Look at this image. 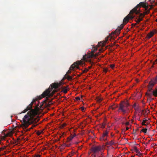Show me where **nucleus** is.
Instances as JSON below:
<instances>
[{"label": "nucleus", "mask_w": 157, "mask_h": 157, "mask_svg": "<svg viewBox=\"0 0 157 157\" xmlns=\"http://www.w3.org/2000/svg\"><path fill=\"white\" fill-rule=\"evenodd\" d=\"M129 128L128 127H127L126 128V130H128V129H129Z\"/></svg>", "instance_id": "79ce46f5"}, {"label": "nucleus", "mask_w": 157, "mask_h": 157, "mask_svg": "<svg viewBox=\"0 0 157 157\" xmlns=\"http://www.w3.org/2000/svg\"><path fill=\"white\" fill-rule=\"evenodd\" d=\"M154 34V33L153 32H151L147 34V38L149 39L153 36Z\"/></svg>", "instance_id": "2eb2a0df"}, {"label": "nucleus", "mask_w": 157, "mask_h": 157, "mask_svg": "<svg viewBox=\"0 0 157 157\" xmlns=\"http://www.w3.org/2000/svg\"><path fill=\"white\" fill-rule=\"evenodd\" d=\"M129 124V122H126L125 123V125H128Z\"/></svg>", "instance_id": "7c9ffc66"}, {"label": "nucleus", "mask_w": 157, "mask_h": 157, "mask_svg": "<svg viewBox=\"0 0 157 157\" xmlns=\"http://www.w3.org/2000/svg\"><path fill=\"white\" fill-rule=\"evenodd\" d=\"M134 150L137 153L136 155L139 156H140L142 155V153L140 152V151L136 147H134Z\"/></svg>", "instance_id": "ddd939ff"}, {"label": "nucleus", "mask_w": 157, "mask_h": 157, "mask_svg": "<svg viewBox=\"0 0 157 157\" xmlns=\"http://www.w3.org/2000/svg\"><path fill=\"white\" fill-rule=\"evenodd\" d=\"M75 99L77 101L79 100H80V98L79 97H76L75 98Z\"/></svg>", "instance_id": "393cba45"}, {"label": "nucleus", "mask_w": 157, "mask_h": 157, "mask_svg": "<svg viewBox=\"0 0 157 157\" xmlns=\"http://www.w3.org/2000/svg\"><path fill=\"white\" fill-rule=\"evenodd\" d=\"M93 155V156L94 157H97L96 155Z\"/></svg>", "instance_id": "37998d69"}, {"label": "nucleus", "mask_w": 157, "mask_h": 157, "mask_svg": "<svg viewBox=\"0 0 157 157\" xmlns=\"http://www.w3.org/2000/svg\"><path fill=\"white\" fill-rule=\"evenodd\" d=\"M136 107V104H134L133 105V107L134 108Z\"/></svg>", "instance_id": "c9c22d12"}, {"label": "nucleus", "mask_w": 157, "mask_h": 157, "mask_svg": "<svg viewBox=\"0 0 157 157\" xmlns=\"http://www.w3.org/2000/svg\"><path fill=\"white\" fill-rule=\"evenodd\" d=\"M141 7L145 8L146 9L147 8L146 3L140 2L135 7L132 9L130 11L129 14L124 18L123 21V23L122 24H124V26L128 22L129 19H133L135 17V16L133 15V13H134L136 14H139L140 11V8Z\"/></svg>", "instance_id": "7ed1b4c3"}, {"label": "nucleus", "mask_w": 157, "mask_h": 157, "mask_svg": "<svg viewBox=\"0 0 157 157\" xmlns=\"http://www.w3.org/2000/svg\"><path fill=\"white\" fill-rule=\"evenodd\" d=\"M129 104L127 101H122L119 104L118 111L121 112L123 114L127 113L129 110Z\"/></svg>", "instance_id": "20e7f679"}, {"label": "nucleus", "mask_w": 157, "mask_h": 157, "mask_svg": "<svg viewBox=\"0 0 157 157\" xmlns=\"http://www.w3.org/2000/svg\"><path fill=\"white\" fill-rule=\"evenodd\" d=\"M42 133H43L42 131H38L36 133L38 136H39Z\"/></svg>", "instance_id": "b1692460"}, {"label": "nucleus", "mask_w": 157, "mask_h": 157, "mask_svg": "<svg viewBox=\"0 0 157 157\" xmlns=\"http://www.w3.org/2000/svg\"><path fill=\"white\" fill-rule=\"evenodd\" d=\"M61 85V83H54L51 84L50 85L48 89L44 91L40 96H39L37 98L33 99L32 101L30 104L28 106H27L26 108L21 113H19V114H21L22 113H25L29 110H30V111H31L32 110H36H36L32 109V107L33 103L36 102L38 99L40 100L41 99L47 96L45 98L46 100L44 101V102L46 103L47 101L48 100V98L52 96V94L51 93H54L53 92V91L51 92L52 90L53 89L54 90H56L59 88V87H60Z\"/></svg>", "instance_id": "f257e3e1"}, {"label": "nucleus", "mask_w": 157, "mask_h": 157, "mask_svg": "<svg viewBox=\"0 0 157 157\" xmlns=\"http://www.w3.org/2000/svg\"><path fill=\"white\" fill-rule=\"evenodd\" d=\"M105 124H102L101 125V127L102 128H105Z\"/></svg>", "instance_id": "2f4dec72"}, {"label": "nucleus", "mask_w": 157, "mask_h": 157, "mask_svg": "<svg viewBox=\"0 0 157 157\" xmlns=\"http://www.w3.org/2000/svg\"><path fill=\"white\" fill-rule=\"evenodd\" d=\"M65 79H66V78H65V76H64V78H63V80H64Z\"/></svg>", "instance_id": "a18cd8bd"}, {"label": "nucleus", "mask_w": 157, "mask_h": 157, "mask_svg": "<svg viewBox=\"0 0 157 157\" xmlns=\"http://www.w3.org/2000/svg\"><path fill=\"white\" fill-rule=\"evenodd\" d=\"M140 13L137 14V15L139 14L140 15L139 17H140L141 18H143V17H144V14L143 13H140V12H141V10H140Z\"/></svg>", "instance_id": "6ab92c4d"}, {"label": "nucleus", "mask_w": 157, "mask_h": 157, "mask_svg": "<svg viewBox=\"0 0 157 157\" xmlns=\"http://www.w3.org/2000/svg\"><path fill=\"white\" fill-rule=\"evenodd\" d=\"M135 109L136 111H138V108L137 107H136V108H134Z\"/></svg>", "instance_id": "72a5a7b5"}, {"label": "nucleus", "mask_w": 157, "mask_h": 157, "mask_svg": "<svg viewBox=\"0 0 157 157\" xmlns=\"http://www.w3.org/2000/svg\"><path fill=\"white\" fill-rule=\"evenodd\" d=\"M150 12V11L149 10H148L144 12L143 13L144 14V16L148 14Z\"/></svg>", "instance_id": "412c9836"}, {"label": "nucleus", "mask_w": 157, "mask_h": 157, "mask_svg": "<svg viewBox=\"0 0 157 157\" xmlns=\"http://www.w3.org/2000/svg\"><path fill=\"white\" fill-rule=\"evenodd\" d=\"M81 110L82 111H83L84 109V108L83 107H82L81 108Z\"/></svg>", "instance_id": "473e14b6"}, {"label": "nucleus", "mask_w": 157, "mask_h": 157, "mask_svg": "<svg viewBox=\"0 0 157 157\" xmlns=\"http://www.w3.org/2000/svg\"><path fill=\"white\" fill-rule=\"evenodd\" d=\"M91 68V66L90 67V68Z\"/></svg>", "instance_id": "09e8293b"}, {"label": "nucleus", "mask_w": 157, "mask_h": 157, "mask_svg": "<svg viewBox=\"0 0 157 157\" xmlns=\"http://www.w3.org/2000/svg\"><path fill=\"white\" fill-rule=\"evenodd\" d=\"M154 65H153H153H152V67H153Z\"/></svg>", "instance_id": "49530a36"}, {"label": "nucleus", "mask_w": 157, "mask_h": 157, "mask_svg": "<svg viewBox=\"0 0 157 157\" xmlns=\"http://www.w3.org/2000/svg\"><path fill=\"white\" fill-rule=\"evenodd\" d=\"M147 129L143 128L141 130V132H142L144 133H146L147 132Z\"/></svg>", "instance_id": "aec40b11"}, {"label": "nucleus", "mask_w": 157, "mask_h": 157, "mask_svg": "<svg viewBox=\"0 0 157 157\" xmlns=\"http://www.w3.org/2000/svg\"><path fill=\"white\" fill-rule=\"evenodd\" d=\"M114 144V142L113 140H111L109 142H107L106 143V144L108 145H109L110 146H112Z\"/></svg>", "instance_id": "a211bd4d"}, {"label": "nucleus", "mask_w": 157, "mask_h": 157, "mask_svg": "<svg viewBox=\"0 0 157 157\" xmlns=\"http://www.w3.org/2000/svg\"><path fill=\"white\" fill-rule=\"evenodd\" d=\"M71 70H68L67 72V73L66 74H67V75L68 74H70L71 73V71H70Z\"/></svg>", "instance_id": "bb28decb"}, {"label": "nucleus", "mask_w": 157, "mask_h": 157, "mask_svg": "<svg viewBox=\"0 0 157 157\" xmlns=\"http://www.w3.org/2000/svg\"><path fill=\"white\" fill-rule=\"evenodd\" d=\"M157 83V76L151 80L149 82L148 87L149 88V91H150L152 90V88L155 84Z\"/></svg>", "instance_id": "423d86ee"}, {"label": "nucleus", "mask_w": 157, "mask_h": 157, "mask_svg": "<svg viewBox=\"0 0 157 157\" xmlns=\"http://www.w3.org/2000/svg\"><path fill=\"white\" fill-rule=\"evenodd\" d=\"M156 21H157V18L156 19Z\"/></svg>", "instance_id": "de8ad7c7"}, {"label": "nucleus", "mask_w": 157, "mask_h": 157, "mask_svg": "<svg viewBox=\"0 0 157 157\" xmlns=\"http://www.w3.org/2000/svg\"><path fill=\"white\" fill-rule=\"evenodd\" d=\"M40 155L36 154L35 155V157H40Z\"/></svg>", "instance_id": "c85d7f7f"}, {"label": "nucleus", "mask_w": 157, "mask_h": 157, "mask_svg": "<svg viewBox=\"0 0 157 157\" xmlns=\"http://www.w3.org/2000/svg\"><path fill=\"white\" fill-rule=\"evenodd\" d=\"M99 51L100 52H101L102 51V50H101V49H99Z\"/></svg>", "instance_id": "c03bdc74"}, {"label": "nucleus", "mask_w": 157, "mask_h": 157, "mask_svg": "<svg viewBox=\"0 0 157 157\" xmlns=\"http://www.w3.org/2000/svg\"><path fill=\"white\" fill-rule=\"evenodd\" d=\"M66 125V123H63L60 126L61 128H63Z\"/></svg>", "instance_id": "4be33fe9"}, {"label": "nucleus", "mask_w": 157, "mask_h": 157, "mask_svg": "<svg viewBox=\"0 0 157 157\" xmlns=\"http://www.w3.org/2000/svg\"><path fill=\"white\" fill-rule=\"evenodd\" d=\"M153 33H157V30H154V32Z\"/></svg>", "instance_id": "a19ab883"}, {"label": "nucleus", "mask_w": 157, "mask_h": 157, "mask_svg": "<svg viewBox=\"0 0 157 157\" xmlns=\"http://www.w3.org/2000/svg\"><path fill=\"white\" fill-rule=\"evenodd\" d=\"M74 136H73L71 137H70V140H71L73 139V138L74 137Z\"/></svg>", "instance_id": "ea45409f"}, {"label": "nucleus", "mask_w": 157, "mask_h": 157, "mask_svg": "<svg viewBox=\"0 0 157 157\" xmlns=\"http://www.w3.org/2000/svg\"><path fill=\"white\" fill-rule=\"evenodd\" d=\"M101 100H102V99L101 98H99L98 99V101L99 102H100V101H101Z\"/></svg>", "instance_id": "f704fd0d"}, {"label": "nucleus", "mask_w": 157, "mask_h": 157, "mask_svg": "<svg viewBox=\"0 0 157 157\" xmlns=\"http://www.w3.org/2000/svg\"><path fill=\"white\" fill-rule=\"evenodd\" d=\"M62 89V91L64 93L66 94L67 93V87H63Z\"/></svg>", "instance_id": "f3484780"}, {"label": "nucleus", "mask_w": 157, "mask_h": 157, "mask_svg": "<svg viewBox=\"0 0 157 157\" xmlns=\"http://www.w3.org/2000/svg\"><path fill=\"white\" fill-rule=\"evenodd\" d=\"M101 149V147L100 146H96L92 147L91 148L92 151L94 153L100 151Z\"/></svg>", "instance_id": "9b49d317"}, {"label": "nucleus", "mask_w": 157, "mask_h": 157, "mask_svg": "<svg viewBox=\"0 0 157 157\" xmlns=\"http://www.w3.org/2000/svg\"><path fill=\"white\" fill-rule=\"evenodd\" d=\"M136 23H135L134 24V25H136L137 24L139 23L141 21H142L143 20V18H141L140 17H139L138 18L136 17Z\"/></svg>", "instance_id": "f8f14e48"}, {"label": "nucleus", "mask_w": 157, "mask_h": 157, "mask_svg": "<svg viewBox=\"0 0 157 157\" xmlns=\"http://www.w3.org/2000/svg\"><path fill=\"white\" fill-rule=\"evenodd\" d=\"M97 50V48L94 47L92 51L90 53H88L87 54H85V56H83V59L84 60L86 61L87 59H90L92 58H96L98 55V53L94 54V53Z\"/></svg>", "instance_id": "39448f33"}, {"label": "nucleus", "mask_w": 157, "mask_h": 157, "mask_svg": "<svg viewBox=\"0 0 157 157\" xmlns=\"http://www.w3.org/2000/svg\"><path fill=\"white\" fill-rule=\"evenodd\" d=\"M11 133L10 132H7L6 133L4 134V136L6 137L8 136H10L12 135Z\"/></svg>", "instance_id": "dca6fc26"}, {"label": "nucleus", "mask_w": 157, "mask_h": 157, "mask_svg": "<svg viewBox=\"0 0 157 157\" xmlns=\"http://www.w3.org/2000/svg\"><path fill=\"white\" fill-rule=\"evenodd\" d=\"M89 62L91 64H92V63H93L90 60L89 61Z\"/></svg>", "instance_id": "e433bc0d"}, {"label": "nucleus", "mask_w": 157, "mask_h": 157, "mask_svg": "<svg viewBox=\"0 0 157 157\" xmlns=\"http://www.w3.org/2000/svg\"><path fill=\"white\" fill-rule=\"evenodd\" d=\"M108 132L109 131L107 130L104 131L102 135L100 137V140H107Z\"/></svg>", "instance_id": "6e6552de"}, {"label": "nucleus", "mask_w": 157, "mask_h": 157, "mask_svg": "<svg viewBox=\"0 0 157 157\" xmlns=\"http://www.w3.org/2000/svg\"><path fill=\"white\" fill-rule=\"evenodd\" d=\"M37 112L33 110L28 112L22 118L21 127L26 128L31 124L34 122L35 123L30 128V129H33L37 125L36 123L40 120L39 117L37 116Z\"/></svg>", "instance_id": "f03ea898"}, {"label": "nucleus", "mask_w": 157, "mask_h": 157, "mask_svg": "<svg viewBox=\"0 0 157 157\" xmlns=\"http://www.w3.org/2000/svg\"><path fill=\"white\" fill-rule=\"evenodd\" d=\"M157 59H156V60L155 61V62H154L153 63V65L155 64L156 63V62H157Z\"/></svg>", "instance_id": "4c0bfd02"}, {"label": "nucleus", "mask_w": 157, "mask_h": 157, "mask_svg": "<svg viewBox=\"0 0 157 157\" xmlns=\"http://www.w3.org/2000/svg\"><path fill=\"white\" fill-rule=\"evenodd\" d=\"M124 118V117H120L119 118V120L121 121L122 119H123Z\"/></svg>", "instance_id": "c756f323"}, {"label": "nucleus", "mask_w": 157, "mask_h": 157, "mask_svg": "<svg viewBox=\"0 0 157 157\" xmlns=\"http://www.w3.org/2000/svg\"><path fill=\"white\" fill-rule=\"evenodd\" d=\"M148 120L147 119H144V120H143V122H144V123H146L147 124H148V123L147 122V121Z\"/></svg>", "instance_id": "5701e85b"}, {"label": "nucleus", "mask_w": 157, "mask_h": 157, "mask_svg": "<svg viewBox=\"0 0 157 157\" xmlns=\"http://www.w3.org/2000/svg\"><path fill=\"white\" fill-rule=\"evenodd\" d=\"M110 67L112 68H113L114 67V64H111L110 65Z\"/></svg>", "instance_id": "cd10ccee"}, {"label": "nucleus", "mask_w": 157, "mask_h": 157, "mask_svg": "<svg viewBox=\"0 0 157 157\" xmlns=\"http://www.w3.org/2000/svg\"><path fill=\"white\" fill-rule=\"evenodd\" d=\"M124 27V24H121L119 27L115 30L114 32H113L112 33L113 34H115L117 36H118L120 33L121 30L123 29Z\"/></svg>", "instance_id": "1a4fd4ad"}, {"label": "nucleus", "mask_w": 157, "mask_h": 157, "mask_svg": "<svg viewBox=\"0 0 157 157\" xmlns=\"http://www.w3.org/2000/svg\"><path fill=\"white\" fill-rule=\"evenodd\" d=\"M151 90L150 91H149L148 88L146 94L149 98H151L153 95L155 97H157V86L155 89L153 90Z\"/></svg>", "instance_id": "0eeeda50"}, {"label": "nucleus", "mask_w": 157, "mask_h": 157, "mask_svg": "<svg viewBox=\"0 0 157 157\" xmlns=\"http://www.w3.org/2000/svg\"><path fill=\"white\" fill-rule=\"evenodd\" d=\"M65 78H66L67 80L69 81L72 80V78L71 76L66 74L65 75Z\"/></svg>", "instance_id": "4468645a"}, {"label": "nucleus", "mask_w": 157, "mask_h": 157, "mask_svg": "<svg viewBox=\"0 0 157 157\" xmlns=\"http://www.w3.org/2000/svg\"><path fill=\"white\" fill-rule=\"evenodd\" d=\"M110 108L113 110H114L115 109V108L113 107L112 106H111Z\"/></svg>", "instance_id": "58836bf2"}, {"label": "nucleus", "mask_w": 157, "mask_h": 157, "mask_svg": "<svg viewBox=\"0 0 157 157\" xmlns=\"http://www.w3.org/2000/svg\"><path fill=\"white\" fill-rule=\"evenodd\" d=\"M81 62L80 61H78L74 63L71 66L70 68V70H74L75 67H77L78 65L81 64Z\"/></svg>", "instance_id": "9d476101"}, {"label": "nucleus", "mask_w": 157, "mask_h": 157, "mask_svg": "<svg viewBox=\"0 0 157 157\" xmlns=\"http://www.w3.org/2000/svg\"><path fill=\"white\" fill-rule=\"evenodd\" d=\"M142 124L143 125H145V126H146L147 125V124L146 123H144V122H143V121H142Z\"/></svg>", "instance_id": "a878e982"}]
</instances>
